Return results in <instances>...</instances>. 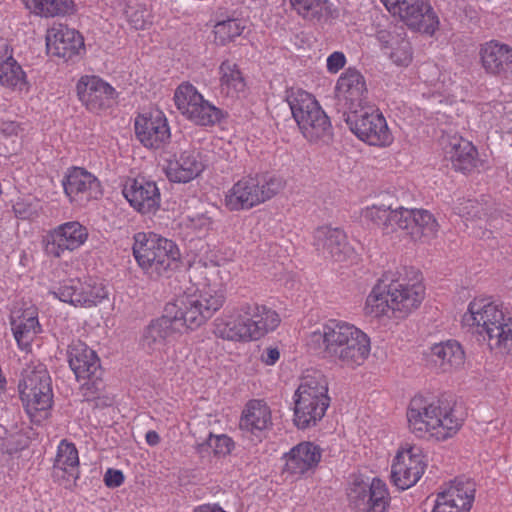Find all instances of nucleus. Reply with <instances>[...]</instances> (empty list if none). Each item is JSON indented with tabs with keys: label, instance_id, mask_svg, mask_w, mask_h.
Here are the masks:
<instances>
[{
	"label": "nucleus",
	"instance_id": "nucleus-50",
	"mask_svg": "<svg viewBox=\"0 0 512 512\" xmlns=\"http://www.w3.org/2000/svg\"><path fill=\"white\" fill-rule=\"evenodd\" d=\"M24 130L21 123L0 119V133L5 137L22 136Z\"/></svg>",
	"mask_w": 512,
	"mask_h": 512
},
{
	"label": "nucleus",
	"instance_id": "nucleus-12",
	"mask_svg": "<svg viewBox=\"0 0 512 512\" xmlns=\"http://www.w3.org/2000/svg\"><path fill=\"white\" fill-rule=\"evenodd\" d=\"M426 456L423 449L417 445H402L391 466V479L395 486L406 490L414 486L426 469Z\"/></svg>",
	"mask_w": 512,
	"mask_h": 512
},
{
	"label": "nucleus",
	"instance_id": "nucleus-1",
	"mask_svg": "<svg viewBox=\"0 0 512 512\" xmlns=\"http://www.w3.org/2000/svg\"><path fill=\"white\" fill-rule=\"evenodd\" d=\"M308 347L342 367L356 368L370 355V338L356 326L330 319L307 337Z\"/></svg>",
	"mask_w": 512,
	"mask_h": 512
},
{
	"label": "nucleus",
	"instance_id": "nucleus-4",
	"mask_svg": "<svg viewBox=\"0 0 512 512\" xmlns=\"http://www.w3.org/2000/svg\"><path fill=\"white\" fill-rule=\"evenodd\" d=\"M463 321L476 327L490 350L512 354V303L474 299L469 303Z\"/></svg>",
	"mask_w": 512,
	"mask_h": 512
},
{
	"label": "nucleus",
	"instance_id": "nucleus-10",
	"mask_svg": "<svg viewBox=\"0 0 512 512\" xmlns=\"http://www.w3.org/2000/svg\"><path fill=\"white\" fill-rule=\"evenodd\" d=\"M19 392L29 415L35 416L37 412L51 408L53 399L51 377L44 364L27 365L19 382Z\"/></svg>",
	"mask_w": 512,
	"mask_h": 512
},
{
	"label": "nucleus",
	"instance_id": "nucleus-6",
	"mask_svg": "<svg viewBox=\"0 0 512 512\" xmlns=\"http://www.w3.org/2000/svg\"><path fill=\"white\" fill-rule=\"evenodd\" d=\"M329 404L325 376L316 371L306 374L294 394V424L299 429L315 426L324 417Z\"/></svg>",
	"mask_w": 512,
	"mask_h": 512
},
{
	"label": "nucleus",
	"instance_id": "nucleus-58",
	"mask_svg": "<svg viewBox=\"0 0 512 512\" xmlns=\"http://www.w3.org/2000/svg\"><path fill=\"white\" fill-rule=\"evenodd\" d=\"M15 213L21 215V212L18 210L17 206H14Z\"/></svg>",
	"mask_w": 512,
	"mask_h": 512
},
{
	"label": "nucleus",
	"instance_id": "nucleus-15",
	"mask_svg": "<svg viewBox=\"0 0 512 512\" xmlns=\"http://www.w3.org/2000/svg\"><path fill=\"white\" fill-rule=\"evenodd\" d=\"M396 7L391 14L398 16L411 30L433 35L439 27V18L429 0H406Z\"/></svg>",
	"mask_w": 512,
	"mask_h": 512
},
{
	"label": "nucleus",
	"instance_id": "nucleus-20",
	"mask_svg": "<svg viewBox=\"0 0 512 512\" xmlns=\"http://www.w3.org/2000/svg\"><path fill=\"white\" fill-rule=\"evenodd\" d=\"M205 169L201 152L188 147L175 153L165 167L167 178L174 183H188L197 178Z\"/></svg>",
	"mask_w": 512,
	"mask_h": 512
},
{
	"label": "nucleus",
	"instance_id": "nucleus-32",
	"mask_svg": "<svg viewBox=\"0 0 512 512\" xmlns=\"http://www.w3.org/2000/svg\"><path fill=\"white\" fill-rule=\"evenodd\" d=\"M241 311L246 314L253 341L259 340L280 324L278 313L271 308L255 302L241 303Z\"/></svg>",
	"mask_w": 512,
	"mask_h": 512
},
{
	"label": "nucleus",
	"instance_id": "nucleus-5",
	"mask_svg": "<svg viewBox=\"0 0 512 512\" xmlns=\"http://www.w3.org/2000/svg\"><path fill=\"white\" fill-rule=\"evenodd\" d=\"M225 301L226 292L221 285H204L202 288H188L165 310L179 325L194 330L219 311Z\"/></svg>",
	"mask_w": 512,
	"mask_h": 512
},
{
	"label": "nucleus",
	"instance_id": "nucleus-55",
	"mask_svg": "<svg viewBox=\"0 0 512 512\" xmlns=\"http://www.w3.org/2000/svg\"><path fill=\"white\" fill-rule=\"evenodd\" d=\"M145 439H146L147 444L150 446H156L160 443V436L154 430L148 431L145 435Z\"/></svg>",
	"mask_w": 512,
	"mask_h": 512
},
{
	"label": "nucleus",
	"instance_id": "nucleus-44",
	"mask_svg": "<svg viewBox=\"0 0 512 512\" xmlns=\"http://www.w3.org/2000/svg\"><path fill=\"white\" fill-rule=\"evenodd\" d=\"M203 96L190 83L181 84L175 91L174 100L178 110L185 116L201 101Z\"/></svg>",
	"mask_w": 512,
	"mask_h": 512
},
{
	"label": "nucleus",
	"instance_id": "nucleus-28",
	"mask_svg": "<svg viewBox=\"0 0 512 512\" xmlns=\"http://www.w3.org/2000/svg\"><path fill=\"white\" fill-rule=\"evenodd\" d=\"M214 333L217 337L228 341H253L248 317L241 311V303L216 320Z\"/></svg>",
	"mask_w": 512,
	"mask_h": 512
},
{
	"label": "nucleus",
	"instance_id": "nucleus-25",
	"mask_svg": "<svg viewBox=\"0 0 512 512\" xmlns=\"http://www.w3.org/2000/svg\"><path fill=\"white\" fill-rule=\"evenodd\" d=\"M68 363L76 379L98 378L101 365L96 352L80 340H74L67 349Z\"/></svg>",
	"mask_w": 512,
	"mask_h": 512
},
{
	"label": "nucleus",
	"instance_id": "nucleus-42",
	"mask_svg": "<svg viewBox=\"0 0 512 512\" xmlns=\"http://www.w3.org/2000/svg\"><path fill=\"white\" fill-rule=\"evenodd\" d=\"M292 8L307 20H319L331 13L327 0H290Z\"/></svg>",
	"mask_w": 512,
	"mask_h": 512
},
{
	"label": "nucleus",
	"instance_id": "nucleus-13",
	"mask_svg": "<svg viewBox=\"0 0 512 512\" xmlns=\"http://www.w3.org/2000/svg\"><path fill=\"white\" fill-rule=\"evenodd\" d=\"M350 505L361 512H385L389 505L388 488L381 479L367 482L355 478L348 491Z\"/></svg>",
	"mask_w": 512,
	"mask_h": 512
},
{
	"label": "nucleus",
	"instance_id": "nucleus-29",
	"mask_svg": "<svg viewBox=\"0 0 512 512\" xmlns=\"http://www.w3.org/2000/svg\"><path fill=\"white\" fill-rule=\"evenodd\" d=\"M79 456L74 443L62 440L53 465V477L71 487L79 478Z\"/></svg>",
	"mask_w": 512,
	"mask_h": 512
},
{
	"label": "nucleus",
	"instance_id": "nucleus-41",
	"mask_svg": "<svg viewBox=\"0 0 512 512\" xmlns=\"http://www.w3.org/2000/svg\"><path fill=\"white\" fill-rule=\"evenodd\" d=\"M475 486L474 481L470 478L458 477L451 481L445 489V498L448 499L447 501L452 502V497L460 496L464 500L460 507L463 510H470L475 497Z\"/></svg>",
	"mask_w": 512,
	"mask_h": 512
},
{
	"label": "nucleus",
	"instance_id": "nucleus-33",
	"mask_svg": "<svg viewBox=\"0 0 512 512\" xmlns=\"http://www.w3.org/2000/svg\"><path fill=\"white\" fill-rule=\"evenodd\" d=\"M10 324L18 347L22 350H28L35 337L42 331L38 311L33 306L14 312Z\"/></svg>",
	"mask_w": 512,
	"mask_h": 512
},
{
	"label": "nucleus",
	"instance_id": "nucleus-31",
	"mask_svg": "<svg viewBox=\"0 0 512 512\" xmlns=\"http://www.w3.org/2000/svg\"><path fill=\"white\" fill-rule=\"evenodd\" d=\"M272 426V416L269 406L262 400L249 401L239 422L240 429L247 434L261 439Z\"/></svg>",
	"mask_w": 512,
	"mask_h": 512
},
{
	"label": "nucleus",
	"instance_id": "nucleus-37",
	"mask_svg": "<svg viewBox=\"0 0 512 512\" xmlns=\"http://www.w3.org/2000/svg\"><path fill=\"white\" fill-rule=\"evenodd\" d=\"M431 360L442 372H450L463 367L465 352L457 341L448 340L432 346Z\"/></svg>",
	"mask_w": 512,
	"mask_h": 512
},
{
	"label": "nucleus",
	"instance_id": "nucleus-47",
	"mask_svg": "<svg viewBox=\"0 0 512 512\" xmlns=\"http://www.w3.org/2000/svg\"><path fill=\"white\" fill-rule=\"evenodd\" d=\"M453 501H446L445 489L438 494L436 504L432 512H469V510H463L460 507L461 503L464 502L461 497H452Z\"/></svg>",
	"mask_w": 512,
	"mask_h": 512
},
{
	"label": "nucleus",
	"instance_id": "nucleus-21",
	"mask_svg": "<svg viewBox=\"0 0 512 512\" xmlns=\"http://www.w3.org/2000/svg\"><path fill=\"white\" fill-rule=\"evenodd\" d=\"M77 95L91 112H99L111 106L115 89L97 76H83L77 83Z\"/></svg>",
	"mask_w": 512,
	"mask_h": 512
},
{
	"label": "nucleus",
	"instance_id": "nucleus-22",
	"mask_svg": "<svg viewBox=\"0 0 512 512\" xmlns=\"http://www.w3.org/2000/svg\"><path fill=\"white\" fill-rule=\"evenodd\" d=\"M65 194L72 203L85 206L102 195L98 179L82 168H74L63 180Z\"/></svg>",
	"mask_w": 512,
	"mask_h": 512
},
{
	"label": "nucleus",
	"instance_id": "nucleus-30",
	"mask_svg": "<svg viewBox=\"0 0 512 512\" xmlns=\"http://www.w3.org/2000/svg\"><path fill=\"white\" fill-rule=\"evenodd\" d=\"M321 449L311 442H301L286 455L285 470L293 476H302L315 470L321 460Z\"/></svg>",
	"mask_w": 512,
	"mask_h": 512
},
{
	"label": "nucleus",
	"instance_id": "nucleus-17",
	"mask_svg": "<svg viewBox=\"0 0 512 512\" xmlns=\"http://www.w3.org/2000/svg\"><path fill=\"white\" fill-rule=\"evenodd\" d=\"M87 237V229L79 222H66L49 231L44 237L45 252L59 258L65 251L79 248Z\"/></svg>",
	"mask_w": 512,
	"mask_h": 512
},
{
	"label": "nucleus",
	"instance_id": "nucleus-52",
	"mask_svg": "<svg viewBox=\"0 0 512 512\" xmlns=\"http://www.w3.org/2000/svg\"><path fill=\"white\" fill-rule=\"evenodd\" d=\"M105 485L109 488H116L124 482L122 471L109 468L104 475Z\"/></svg>",
	"mask_w": 512,
	"mask_h": 512
},
{
	"label": "nucleus",
	"instance_id": "nucleus-39",
	"mask_svg": "<svg viewBox=\"0 0 512 512\" xmlns=\"http://www.w3.org/2000/svg\"><path fill=\"white\" fill-rule=\"evenodd\" d=\"M26 7L41 17H57L72 14L75 11L73 0H24Z\"/></svg>",
	"mask_w": 512,
	"mask_h": 512
},
{
	"label": "nucleus",
	"instance_id": "nucleus-14",
	"mask_svg": "<svg viewBox=\"0 0 512 512\" xmlns=\"http://www.w3.org/2000/svg\"><path fill=\"white\" fill-rule=\"evenodd\" d=\"M52 294L60 301L73 306L92 307L107 297V291L102 284L89 279H69L63 281Z\"/></svg>",
	"mask_w": 512,
	"mask_h": 512
},
{
	"label": "nucleus",
	"instance_id": "nucleus-24",
	"mask_svg": "<svg viewBox=\"0 0 512 512\" xmlns=\"http://www.w3.org/2000/svg\"><path fill=\"white\" fill-rule=\"evenodd\" d=\"M123 195L142 214L153 213L160 206V192L156 183L143 177L131 180L124 187Z\"/></svg>",
	"mask_w": 512,
	"mask_h": 512
},
{
	"label": "nucleus",
	"instance_id": "nucleus-19",
	"mask_svg": "<svg viewBox=\"0 0 512 512\" xmlns=\"http://www.w3.org/2000/svg\"><path fill=\"white\" fill-rule=\"evenodd\" d=\"M335 90L338 102L349 114L364 107L368 90L365 78L358 70L348 68L343 72L337 80Z\"/></svg>",
	"mask_w": 512,
	"mask_h": 512
},
{
	"label": "nucleus",
	"instance_id": "nucleus-56",
	"mask_svg": "<svg viewBox=\"0 0 512 512\" xmlns=\"http://www.w3.org/2000/svg\"><path fill=\"white\" fill-rule=\"evenodd\" d=\"M386 9L392 13L397 9L396 6H400V4L405 3L406 0H381Z\"/></svg>",
	"mask_w": 512,
	"mask_h": 512
},
{
	"label": "nucleus",
	"instance_id": "nucleus-48",
	"mask_svg": "<svg viewBox=\"0 0 512 512\" xmlns=\"http://www.w3.org/2000/svg\"><path fill=\"white\" fill-rule=\"evenodd\" d=\"M207 443L209 447H211L215 454L217 455H227L229 454L233 447V440L227 435H212L210 434Z\"/></svg>",
	"mask_w": 512,
	"mask_h": 512
},
{
	"label": "nucleus",
	"instance_id": "nucleus-45",
	"mask_svg": "<svg viewBox=\"0 0 512 512\" xmlns=\"http://www.w3.org/2000/svg\"><path fill=\"white\" fill-rule=\"evenodd\" d=\"M245 29V24L240 19H227L218 22L214 26L215 41L225 45L240 36Z\"/></svg>",
	"mask_w": 512,
	"mask_h": 512
},
{
	"label": "nucleus",
	"instance_id": "nucleus-7",
	"mask_svg": "<svg viewBox=\"0 0 512 512\" xmlns=\"http://www.w3.org/2000/svg\"><path fill=\"white\" fill-rule=\"evenodd\" d=\"M284 186L285 181L280 176L246 175L226 192L224 204L229 211L249 210L273 198Z\"/></svg>",
	"mask_w": 512,
	"mask_h": 512
},
{
	"label": "nucleus",
	"instance_id": "nucleus-51",
	"mask_svg": "<svg viewBox=\"0 0 512 512\" xmlns=\"http://www.w3.org/2000/svg\"><path fill=\"white\" fill-rule=\"evenodd\" d=\"M346 63L345 55L342 52H333L327 58V70L330 73H337Z\"/></svg>",
	"mask_w": 512,
	"mask_h": 512
},
{
	"label": "nucleus",
	"instance_id": "nucleus-38",
	"mask_svg": "<svg viewBox=\"0 0 512 512\" xmlns=\"http://www.w3.org/2000/svg\"><path fill=\"white\" fill-rule=\"evenodd\" d=\"M401 207L395 210L384 205H372L363 211V217L381 227L384 234H391L399 230Z\"/></svg>",
	"mask_w": 512,
	"mask_h": 512
},
{
	"label": "nucleus",
	"instance_id": "nucleus-23",
	"mask_svg": "<svg viewBox=\"0 0 512 512\" xmlns=\"http://www.w3.org/2000/svg\"><path fill=\"white\" fill-rule=\"evenodd\" d=\"M177 324L174 316L170 314L152 320L143 329L141 348L149 354L163 351L178 332Z\"/></svg>",
	"mask_w": 512,
	"mask_h": 512
},
{
	"label": "nucleus",
	"instance_id": "nucleus-8",
	"mask_svg": "<svg viewBox=\"0 0 512 512\" xmlns=\"http://www.w3.org/2000/svg\"><path fill=\"white\" fill-rule=\"evenodd\" d=\"M132 249L138 265L152 279L162 276L179 258L176 244L154 233L135 234Z\"/></svg>",
	"mask_w": 512,
	"mask_h": 512
},
{
	"label": "nucleus",
	"instance_id": "nucleus-46",
	"mask_svg": "<svg viewBox=\"0 0 512 512\" xmlns=\"http://www.w3.org/2000/svg\"><path fill=\"white\" fill-rule=\"evenodd\" d=\"M125 14L131 27L136 30H143L151 23L150 12L144 5H128Z\"/></svg>",
	"mask_w": 512,
	"mask_h": 512
},
{
	"label": "nucleus",
	"instance_id": "nucleus-26",
	"mask_svg": "<svg viewBox=\"0 0 512 512\" xmlns=\"http://www.w3.org/2000/svg\"><path fill=\"white\" fill-rule=\"evenodd\" d=\"M399 230L406 231L414 240L431 239L438 232V223L429 211L401 207Z\"/></svg>",
	"mask_w": 512,
	"mask_h": 512
},
{
	"label": "nucleus",
	"instance_id": "nucleus-2",
	"mask_svg": "<svg viewBox=\"0 0 512 512\" xmlns=\"http://www.w3.org/2000/svg\"><path fill=\"white\" fill-rule=\"evenodd\" d=\"M406 416L412 434L435 442L452 438L463 423L447 401L433 395H415L409 402Z\"/></svg>",
	"mask_w": 512,
	"mask_h": 512
},
{
	"label": "nucleus",
	"instance_id": "nucleus-34",
	"mask_svg": "<svg viewBox=\"0 0 512 512\" xmlns=\"http://www.w3.org/2000/svg\"><path fill=\"white\" fill-rule=\"evenodd\" d=\"M480 58L487 73L501 75L512 67V47L508 44L491 40L480 48Z\"/></svg>",
	"mask_w": 512,
	"mask_h": 512
},
{
	"label": "nucleus",
	"instance_id": "nucleus-27",
	"mask_svg": "<svg viewBox=\"0 0 512 512\" xmlns=\"http://www.w3.org/2000/svg\"><path fill=\"white\" fill-rule=\"evenodd\" d=\"M314 246L318 251L338 262L344 261L353 251L345 232L331 226H321L315 230Z\"/></svg>",
	"mask_w": 512,
	"mask_h": 512
},
{
	"label": "nucleus",
	"instance_id": "nucleus-16",
	"mask_svg": "<svg viewBox=\"0 0 512 512\" xmlns=\"http://www.w3.org/2000/svg\"><path fill=\"white\" fill-rule=\"evenodd\" d=\"M135 134L149 149H160L170 140L171 133L165 115L159 111L140 114L135 119Z\"/></svg>",
	"mask_w": 512,
	"mask_h": 512
},
{
	"label": "nucleus",
	"instance_id": "nucleus-36",
	"mask_svg": "<svg viewBox=\"0 0 512 512\" xmlns=\"http://www.w3.org/2000/svg\"><path fill=\"white\" fill-rule=\"evenodd\" d=\"M444 151L455 170L465 173L475 167L477 150L470 141L454 135L445 145Z\"/></svg>",
	"mask_w": 512,
	"mask_h": 512
},
{
	"label": "nucleus",
	"instance_id": "nucleus-54",
	"mask_svg": "<svg viewBox=\"0 0 512 512\" xmlns=\"http://www.w3.org/2000/svg\"><path fill=\"white\" fill-rule=\"evenodd\" d=\"M391 59L399 65H407L411 60V55L408 51H403L401 56H398V52L394 51L391 53Z\"/></svg>",
	"mask_w": 512,
	"mask_h": 512
},
{
	"label": "nucleus",
	"instance_id": "nucleus-35",
	"mask_svg": "<svg viewBox=\"0 0 512 512\" xmlns=\"http://www.w3.org/2000/svg\"><path fill=\"white\" fill-rule=\"evenodd\" d=\"M0 83L3 86L22 90L26 84V74L13 57V49L7 40L0 39Z\"/></svg>",
	"mask_w": 512,
	"mask_h": 512
},
{
	"label": "nucleus",
	"instance_id": "nucleus-49",
	"mask_svg": "<svg viewBox=\"0 0 512 512\" xmlns=\"http://www.w3.org/2000/svg\"><path fill=\"white\" fill-rule=\"evenodd\" d=\"M458 209L459 213L467 219H481L487 215L486 208L477 200L469 199L462 203Z\"/></svg>",
	"mask_w": 512,
	"mask_h": 512
},
{
	"label": "nucleus",
	"instance_id": "nucleus-9",
	"mask_svg": "<svg viewBox=\"0 0 512 512\" xmlns=\"http://www.w3.org/2000/svg\"><path fill=\"white\" fill-rule=\"evenodd\" d=\"M287 102L303 136L310 142L326 141L331 136L329 117L308 92L297 89L287 95Z\"/></svg>",
	"mask_w": 512,
	"mask_h": 512
},
{
	"label": "nucleus",
	"instance_id": "nucleus-40",
	"mask_svg": "<svg viewBox=\"0 0 512 512\" xmlns=\"http://www.w3.org/2000/svg\"><path fill=\"white\" fill-rule=\"evenodd\" d=\"M221 93L236 97L245 89L244 78L238 66L231 61H224L219 67Z\"/></svg>",
	"mask_w": 512,
	"mask_h": 512
},
{
	"label": "nucleus",
	"instance_id": "nucleus-3",
	"mask_svg": "<svg viewBox=\"0 0 512 512\" xmlns=\"http://www.w3.org/2000/svg\"><path fill=\"white\" fill-rule=\"evenodd\" d=\"M424 295L425 288L420 282L411 283L405 278H395V275L388 271L368 294L364 311L366 315L374 318H405L420 306Z\"/></svg>",
	"mask_w": 512,
	"mask_h": 512
},
{
	"label": "nucleus",
	"instance_id": "nucleus-11",
	"mask_svg": "<svg viewBox=\"0 0 512 512\" xmlns=\"http://www.w3.org/2000/svg\"><path fill=\"white\" fill-rule=\"evenodd\" d=\"M346 122L351 131L369 145L384 147L393 140L386 119L378 109L360 108L348 114Z\"/></svg>",
	"mask_w": 512,
	"mask_h": 512
},
{
	"label": "nucleus",
	"instance_id": "nucleus-53",
	"mask_svg": "<svg viewBox=\"0 0 512 512\" xmlns=\"http://www.w3.org/2000/svg\"><path fill=\"white\" fill-rule=\"evenodd\" d=\"M280 357V352L278 348H267L261 355V360L266 365H274Z\"/></svg>",
	"mask_w": 512,
	"mask_h": 512
},
{
	"label": "nucleus",
	"instance_id": "nucleus-18",
	"mask_svg": "<svg viewBox=\"0 0 512 512\" xmlns=\"http://www.w3.org/2000/svg\"><path fill=\"white\" fill-rule=\"evenodd\" d=\"M46 47L49 53L65 60L79 56L85 51L83 36L65 24H54L47 30Z\"/></svg>",
	"mask_w": 512,
	"mask_h": 512
},
{
	"label": "nucleus",
	"instance_id": "nucleus-57",
	"mask_svg": "<svg viewBox=\"0 0 512 512\" xmlns=\"http://www.w3.org/2000/svg\"><path fill=\"white\" fill-rule=\"evenodd\" d=\"M199 220L201 221V225L209 224V220L206 217H201Z\"/></svg>",
	"mask_w": 512,
	"mask_h": 512
},
{
	"label": "nucleus",
	"instance_id": "nucleus-43",
	"mask_svg": "<svg viewBox=\"0 0 512 512\" xmlns=\"http://www.w3.org/2000/svg\"><path fill=\"white\" fill-rule=\"evenodd\" d=\"M197 125H213L221 118V111L204 98L191 109L186 116Z\"/></svg>",
	"mask_w": 512,
	"mask_h": 512
}]
</instances>
